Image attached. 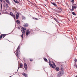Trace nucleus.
Returning a JSON list of instances; mask_svg holds the SVG:
<instances>
[{"instance_id": "obj_15", "label": "nucleus", "mask_w": 77, "mask_h": 77, "mask_svg": "<svg viewBox=\"0 0 77 77\" xmlns=\"http://www.w3.org/2000/svg\"><path fill=\"white\" fill-rule=\"evenodd\" d=\"M51 3L55 6H57V5H56V4L52 2Z\"/></svg>"}, {"instance_id": "obj_4", "label": "nucleus", "mask_w": 77, "mask_h": 77, "mask_svg": "<svg viewBox=\"0 0 77 77\" xmlns=\"http://www.w3.org/2000/svg\"><path fill=\"white\" fill-rule=\"evenodd\" d=\"M27 29L26 27H23L21 29V30L23 33H25L26 32V30Z\"/></svg>"}, {"instance_id": "obj_23", "label": "nucleus", "mask_w": 77, "mask_h": 77, "mask_svg": "<svg viewBox=\"0 0 77 77\" xmlns=\"http://www.w3.org/2000/svg\"><path fill=\"white\" fill-rule=\"evenodd\" d=\"M2 6H3V4L2 3L1 6V9H2Z\"/></svg>"}, {"instance_id": "obj_24", "label": "nucleus", "mask_w": 77, "mask_h": 77, "mask_svg": "<svg viewBox=\"0 0 77 77\" xmlns=\"http://www.w3.org/2000/svg\"><path fill=\"white\" fill-rule=\"evenodd\" d=\"M3 36H4V35H2V34L0 37V39H1V38H2Z\"/></svg>"}, {"instance_id": "obj_42", "label": "nucleus", "mask_w": 77, "mask_h": 77, "mask_svg": "<svg viewBox=\"0 0 77 77\" xmlns=\"http://www.w3.org/2000/svg\"><path fill=\"white\" fill-rule=\"evenodd\" d=\"M19 68H20V67H19L18 68V69H17V71H18V69H19Z\"/></svg>"}, {"instance_id": "obj_22", "label": "nucleus", "mask_w": 77, "mask_h": 77, "mask_svg": "<svg viewBox=\"0 0 77 77\" xmlns=\"http://www.w3.org/2000/svg\"><path fill=\"white\" fill-rule=\"evenodd\" d=\"M2 35H4L3 36V37L2 38H5V36H6V34H2Z\"/></svg>"}, {"instance_id": "obj_13", "label": "nucleus", "mask_w": 77, "mask_h": 77, "mask_svg": "<svg viewBox=\"0 0 77 77\" xmlns=\"http://www.w3.org/2000/svg\"><path fill=\"white\" fill-rule=\"evenodd\" d=\"M19 17V16L18 15V14H16V19H18Z\"/></svg>"}, {"instance_id": "obj_19", "label": "nucleus", "mask_w": 77, "mask_h": 77, "mask_svg": "<svg viewBox=\"0 0 77 77\" xmlns=\"http://www.w3.org/2000/svg\"><path fill=\"white\" fill-rule=\"evenodd\" d=\"M22 20H24L25 18H26L25 17H24V16H23L22 17Z\"/></svg>"}, {"instance_id": "obj_14", "label": "nucleus", "mask_w": 77, "mask_h": 77, "mask_svg": "<svg viewBox=\"0 0 77 77\" xmlns=\"http://www.w3.org/2000/svg\"><path fill=\"white\" fill-rule=\"evenodd\" d=\"M55 70H56L57 71H59V67H57L55 69Z\"/></svg>"}, {"instance_id": "obj_16", "label": "nucleus", "mask_w": 77, "mask_h": 77, "mask_svg": "<svg viewBox=\"0 0 77 77\" xmlns=\"http://www.w3.org/2000/svg\"><path fill=\"white\" fill-rule=\"evenodd\" d=\"M43 59L45 62H47V61H48V60H47V58L44 57Z\"/></svg>"}, {"instance_id": "obj_44", "label": "nucleus", "mask_w": 77, "mask_h": 77, "mask_svg": "<svg viewBox=\"0 0 77 77\" xmlns=\"http://www.w3.org/2000/svg\"><path fill=\"white\" fill-rule=\"evenodd\" d=\"M0 14H1V13H0Z\"/></svg>"}, {"instance_id": "obj_6", "label": "nucleus", "mask_w": 77, "mask_h": 77, "mask_svg": "<svg viewBox=\"0 0 77 77\" xmlns=\"http://www.w3.org/2000/svg\"><path fill=\"white\" fill-rule=\"evenodd\" d=\"M30 31H29V29H28L26 31V36H28L29 35V34H30Z\"/></svg>"}, {"instance_id": "obj_30", "label": "nucleus", "mask_w": 77, "mask_h": 77, "mask_svg": "<svg viewBox=\"0 0 77 77\" xmlns=\"http://www.w3.org/2000/svg\"><path fill=\"white\" fill-rule=\"evenodd\" d=\"M58 9H59V10H60V11H62V9H61L60 8H58Z\"/></svg>"}, {"instance_id": "obj_34", "label": "nucleus", "mask_w": 77, "mask_h": 77, "mask_svg": "<svg viewBox=\"0 0 77 77\" xmlns=\"http://www.w3.org/2000/svg\"><path fill=\"white\" fill-rule=\"evenodd\" d=\"M23 60L24 62H26V59L25 58H23Z\"/></svg>"}, {"instance_id": "obj_38", "label": "nucleus", "mask_w": 77, "mask_h": 77, "mask_svg": "<svg viewBox=\"0 0 77 77\" xmlns=\"http://www.w3.org/2000/svg\"><path fill=\"white\" fill-rule=\"evenodd\" d=\"M54 66H55V67H56V65L55 64H54Z\"/></svg>"}, {"instance_id": "obj_10", "label": "nucleus", "mask_w": 77, "mask_h": 77, "mask_svg": "<svg viewBox=\"0 0 77 77\" xmlns=\"http://www.w3.org/2000/svg\"><path fill=\"white\" fill-rule=\"evenodd\" d=\"M23 26L25 27H26L28 26V25H27V23H24L23 25Z\"/></svg>"}, {"instance_id": "obj_21", "label": "nucleus", "mask_w": 77, "mask_h": 77, "mask_svg": "<svg viewBox=\"0 0 77 77\" xmlns=\"http://www.w3.org/2000/svg\"><path fill=\"white\" fill-rule=\"evenodd\" d=\"M72 14L73 15H76V14H75V13H74V12H72Z\"/></svg>"}, {"instance_id": "obj_33", "label": "nucleus", "mask_w": 77, "mask_h": 77, "mask_svg": "<svg viewBox=\"0 0 77 77\" xmlns=\"http://www.w3.org/2000/svg\"><path fill=\"white\" fill-rule=\"evenodd\" d=\"M21 37L22 38H23V34H22Z\"/></svg>"}, {"instance_id": "obj_3", "label": "nucleus", "mask_w": 77, "mask_h": 77, "mask_svg": "<svg viewBox=\"0 0 77 77\" xmlns=\"http://www.w3.org/2000/svg\"><path fill=\"white\" fill-rule=\"evenodd\" d=\"M64 73L63 71H60L58 72L57 75V77H60Z\"/></svg>"}, {"instance_id": "obj_43", "label": "nucleus", "mask_w": 77, "mask_h": 77, "mask_svg": "<svg viewBox=\"0 0 77 77\" xmlns=\"http://www.w3.org/2000/svg\"><path fill=\"white\" fill-rule=\"evenodd\" d=\"M18 29H20V28H19V27H18Z\"/></svg>"}, {"instance_id": "obj_20", "label": "nucleus", "mask_w": 77, "mask_h": 77, "mask_svg": "<svg viewBox=\"0 0 77 77\" xmlns=\"http://www.w3.org/2000/svg\"><path fill=\"white\" fill-rule=\"evenodd\" d=\"M23 65L22 63H21L20 64V67H23Z\"/></svg>"}, {"instance_id": "obj_46", "label": "nucleus", "mask_w": 77, "mask_h": 77, "mask_svg": "<svg viewBox=\"0 0 77 77\" xmlns=\"http://www.w3.org/2000/svg\"><path fill=\"white\" fill-rule=\"evenodd\" d=\"M1 39H2V38Z\"/></svg>"}, {"instance_id": "obj_27", "label": "nucleus", "mask_w": 77, "mask_h": 77, "mask_svg": "<svg viewBox=\"0 0 77 77\" xmlns=\"http://www.w3.org/2000/svg\"><path fill=\"white\" fill-rule=\"evenodd\" d=\"M10 15H11V16H12V15H13L12 12H10Z\"/></svg>"}, {"instance_id": "obj_12", "label": "nucleus", "mask_w": 77, "mask_h": 77, "mask_svg": "<svg viewBox=\"0 0 77 77\" xmlns=\"http://www.w3.org/2000/svg\"><path fill=\"white\" fill-rule=\"evenodd\" d=\"M14 1L15 3H17V4H18V3H20L17 1V0H14Z\"/></svg>"}, {"instance_id": "obj_37", "label": "nucleus", "mask_w": 77, "mask_h": 77, "mask_svg": "<svg viewBox=\"0 0 77 77\" xmlns=\"http://www.w3.org/2000/svg\"><path fill=\"white\" fill-rule=\"evenodd\" d=\"M17 15H18L19 16V15H20V13H17Z\"/></svg>"}, {"instance_id": "obj_11", "label": "nucleus", "mask_w": 77, "mask_h": 77, "mask_svg": "<svg viewBox=\"0 0 77 77\" xmlns=\"http://www.w3.org/2000/svg\"><path fill=\"white\" fill-rule=\"evenodd\" d=\"M6 2L8 3V4H10V2H9V0H5Z\"/></svg>"}, {"instance_id": "obj_26", "label": "nucleus", "mask_w": 77, "mask_h": 77, "mask_svg": "<svg viewBox=\"0 0 77 77\" xmlns=\"http://www.w3.org/2000/svg\"><path fill=\"white\" fill-rule=\"evenodd\" d=\"M71 2L72 3H74V0H71Z\"/></svg>"}, {"instance_id": "obj_25", "label": "nucleus", "mask_w": 77, "mask_h": 77, "mask_svg": "<svg viewBox=\"0 0 77 77\" xmlns=\"http://www.w3.org/2000/svg\"><path fill=\"white\" fill-rule=\"evenodd\" d=\"M12 16V17H13L14 18H16L15 16V15H14V14H13Z\"/></svg>"}, {"instance_id": "obj_1", "label": "nucleus", "mask_w": 77, "mask_h": 77, "mask_svg": "<svg viewBox=\"0 0 77 77\" xmlns=\"http://www.w3.org/2000/svg\"><path fill=\"white\" fill-rule=\"evenodd\" d=\"M20 45H19L17 48L16 51H15L14 53H15L16 52L15 54L16 56H17V57H19L20 54Z\"/></svg>"}, {"instance_id": "obj_29", "label": "nucleus", "mask_w": 77, "mask_h": 77, "mask_svg": "<svg viewBox=\"0 0 77 77\" xmlns=\"http://www.w3.org/2000/svg\"><path fill=\"white\" fill-rule=\"evenodd\" d=\"M32 18H33V19H34V20H38V18H36L34 17H32Z\"/></svg>"}, {"instance_id": "obj_31", "label": "nucleus", "mask_w": 77, "mask_h": 77, "mask_svg": "<svg viewBox=\"0 0 77 77\" xmlns=\"http://www.w3.org/2000/svg\"><path fill=\"white\" fill-rule=\"evenodd\" d=\"M74 60L75 62H77V59H74Z\"/></svg>"}, {"instance_id": "obj_9", "label": "nucleus", "mask_w": 77, "mask_h": 77, "mask_svg": "<svg viewBox=\"0 0 77 77\" xmlns=\"http://www.w3.org/2000/svg\"><path fill=\"white\" fill-rule=\"evenodd\" d=\"M16 23L17 24H20V21L18 20H17Z\"/></svg>"}, {"instance_id": "obj_40", "label": "nucleus", "mask_w": 77, "mask_h": 77, "mask_svg": "<svg viewBox=\"0 0 77 77\" xmlns=\"http://www.w3.org/2000/svg\"><path fill=\"white\" fill-rule=\"evenodd\" d=\"M52 63H53V65H54V64H55V63H54V62H53Z\"/></svg>"}, {"instance_id": "obj_28", "label": "nucleus", "mask_w": 77, "mask_h": 77, "mask_svg": "<svg viewBox=\"0 0 77 77\" xmlns=\"http://www.w3.org/2000/svg\"><path fill=\"white\" fill-rule=\"evenodd\" d=\"M61 71H63V67H62L61 69Z\"/></svg>"}, {"instance_id": "obj_2", "label": "nucleus", "mask_w": 77, "mask_h": 77, "mask_svg": "<svg viewBox=\"0 0 77 77\" xmlns=\"http://www.w3.org/2000/svg\"><path fill=\"white\" fill-rule=\"evenodd\" d=\"M72 9H70V10L71 11H73L74 9H75L76 8H77V5H76V4H73L72 5Z\"/></svg>"}, {"instance_id": "obj_8", "label": "nucleus", "mask_w": 77, "mask_h": 77, "mask_svg": "<svg viewBox=\"0 0 77 77\" xmlns=\"http://www.w3.org/2000/svg\"><path fill=\"white\" fill-rule=\"evenodd\" d=\"M22 74L23 76H24L25 77H27V75L24 73H22Z\"/></svg>"}, {"instance_id": "obj_35", "label": "nucleus", "mask_w": 77, "mask_h": 77, "mask_svg": "<svg viewBox=\"0 0 77 77\" xmlns=\"http://www.w3.org/2000/svg\"><path fill=\"white\" fill-rule=\"evenodd\" d=\"M51 10H52V11H54V9L52 8H51Z\"/></svg>"}, {"instance_id": "obj_7", "label": "nucleus", "mask_w": 77, "mask_h": 77, "mask_svg": "<svg viewBox=\"0 0 77 77\" xmlns=\"http://www.w3.org/2000/svg\"><path fill=\"white\" fill-rule=\"evenodd\" d=\"M24 67L25 70H27V65L26 63H24Z\"/></svg>"}, {"instance_id": "obj_36", "label": "nucleus", "mask_w": 77, "mask_h": 77, "mask_svg": "<svg viewBox=\"0 0 77 77\" xmlns=\"http://www.w3.org/2000/svg\"><path fill=\"white\" fill-rule=\"evenodd\" d=\"M3 2H4V3L5 4H6V2L5 1H3Z\"/></svg>"}, {"instance_id": "obj_32", "label": "nucleus", "mask_w": 77, "mask_h": 77, "mask_svg": "<svg viewBox=\"0 0 77 77\" xmlns=\"http://www.w3.org/2000/svg\"><path fill=\"white\" fill-rule=\"evenodd\" d=\"M30 61H31V62H32V61H33V59H30Z\"/></svg>"}, {"instance_id": "obj_17", "label": "nucleus", "mask_w": 77, "mask_h": 77, "mask_svg": "<svg viewBox=\"0 0 77 77\" xmlns=\"http://www.w3.org/2000/svg\"><path fill=\"white\" fill-rule=\"evenodd\" d=\"M5 7L6 8H9V5H8V4H6L5 5Z\"/></svg>"}, {"instance_id": "obj_5", "label": "nucleus", "mask_w": 77, "mask_h": 77, "mask_svg": "<svg viewBox=\"0 0 77 77\" xmlns=\"http://www.w3.org/2000/svg\"><path fill=\"white\" fill-rule=\"evenodd\" d=\"M51 61L50 60L49 62V65L51 67H52V68H54H54H55V67H54V66H53V65L52 64H51Z\"/></svg>"}, {"instance_id": "obj_39", "label": "nucleus", "mask_w": 77, "mask_h": 77, "mask_svg": "<svg viewBox=\"0 0 77 77\" xmlns=\"http://www.w3.org/2000/svg\"><path fill=\"white\" fill-rule=\"evenodd\" d=\"M0 1H1V2H3V0H0Z\"/></svg>"}, {"instance_id": "obj_41", "label": "nucleus", "mask_w": 77, "mask_h": 77, "mask_svg": "<svg viewBox=\"0 0 77 77\" xmlns=\"http://www.w3.org/2000/svg\"><path fill=\"white\" fill-rule=\"evenodd\" d=\"M75 67H76V68H77V65H75Z\"/></svg>"}, {"instance_id": "obj_18", "label": "nucleus", "mask_w": 77, "mask_h": 77, "mask_svg": "<svg viewBox=\"0 0 77 77\" xmlns=\"http://www.w3.org/2000/svg\"><path fill=\"white\" fill-rule=\"evenodd\" d=\"M54 20H55V21H56V22H58V20H57V19H56V18H54Z\"/></svg>"}, {"instance_id": "obj_45", "label": "nucleus", "mask_w": 77, "mask_h": 77, "mask_svg": "<svg viewBox=\"0 0 77 77\" xmlns=\"http://www.w3.org/2000/svg\"><path fill=\"white\" fill-rule=\"evenodd\" d=\"M45 1H47V0H45Z\"/></svg>"}]
</instances>
